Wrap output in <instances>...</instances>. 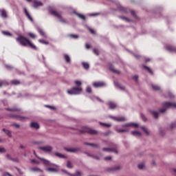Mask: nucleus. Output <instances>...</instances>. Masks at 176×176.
<instances>
[{
    "label": "nucleus",
    "mask_w": 176,
    "mask_h": 176,
    "mask_svg": "<svg viewBox=\"0 0 176 176\" xmlns=\"http://www.w3.org/2000/svg\"><path fill=\"white\" fill-rule=\"evenodd\" d=\"M5 152H6L5 148L0 147V153H5Z\"/></svg>",
    "instance_id": "obj_52"
},
{
    "label": "nucleus",
    "mask_w": 176,
    "mask_h": 176,
    "mask_svg": "<svg viewBox=\"0 0 176 176\" xmlns=\"http://www.w3.org/2000/svg\"><path fill=\"white\" fill-rule=\"evenodd\" d=\"M17 42L20 43L22 46H29L31 47V49H34V50H36V46H35L30 40H28L27 38L23 36H19L18 38H16Z\"/></svg>",
    "instance_id": "obj_1"
},
{
    "label": "nucleus",
    "mask_w": 176,
    "mask_h": 176,
    "mask_svg": "<svg viewBox=\"0 0 176 176\" xmlns=\"http://www.w3.org/2000/svg\"><path fill=\"white\" fill-rule=\"evenodd\" d=\"M93 52H94V54H96V56H98V54H99L98 50L94 49Z\"/></svg>",
    "instance_id": "obj_54"
},
{
    "label": "nucleus",
    "mask_w": 176,
    "mask_h": 176,
    "mask_svg": "<svg viewBox=\"0 0 176 176\" xmlns=\"http://www.w3.org/2000/svg\"><path fill=\"white\" fill-rule=\"evenodd\" d=\"M34 155L36 156V157H37V159H39V160H41V162H43V164H45V166H50V162H49L43 158L39 157L36 155V153L35 152V151H34Z\"/></svg>",
    "instance_id": "obj_7"
},
{
    "label": "nucleus",
    "mask_w": 176,
    "mask_h": 176,
    "mask_svg": "<svg viewBox=\"0 0 176 176\" xmlns=\"http://www.w3.org/2000/svg\"><path fill=\"white\" fill-rule=\"evenodd\" d=\"M107 105L109 108V109H115L116 108L117 105L113 102H109L107 103Z\"/></svg>",
    "instance_id": "obj_14"
},
{
    "label": "nucleus",
    "mask_w": 176,
    "mask_h": 176,
    "mask_svg": "<svg viewBox=\"0 0 176 176\" xmlns=\"http://www.w3.org/2000/svg\"><path fill=\"white\" fill-rule=\"evenodd\" d=\"M76 16H78V17L81 19V20H86V16H85V15L79 14L78 12H76Z\"/></svg>",
    "instance_id": "obj_29"
},
{
    "label": "nucleus",
    "mask_w": 176,
    "mask_h": 176,
    "mask_svg": "<svg viewBox=\"0 0 176 176\" xmlns=\"http://www.w3.org/2000/svg\"><path fill=\"white\" fill-rule=\"evenodd\" d=\"M141 129L143 130V131H144L146 135H149V131H148V129L145 126H142Z\"/></svg>",
    "instance_id": "obj_36"
},
{
    "label": "nucleus",
    "mask_w": 176,
    "mask_h": 176,
    "mask_svg": "<svg viewBox=\"0 0 176 176\" xmlns=\"http://www.w3.org/2000/svg\"><path fill=\"white\" fill-rule=\"evenodd\" d=\"M109 69L112 72H114V74H118V75H119V74H120V72H119V70H116V69H113V67H110Z\"/></svg>",
    "instance_id": "obj_32"
},
{
    "label": "nucleus",
    "mask_w": 176,
    "mask_h": 176,
    "mask_svg": "<svg viewBox=\"0 0 176 176\" xmlns=\"http://www.w3.org/2000/svg\"><path fill=\"white\" fill-rule=\"evenodd\" d=\"M80 134H84V133H87V134H91V135H96L98 134V131L91 129V128L84 126L82 130H80Z\"/></svg>",
    "instance_id": "obj_4"
},
{
    "label": "nucleus",
    "mask_w": 176,
    "mask_h": 176,
    "mask_svg": "<svg viewBox=\"0 0 176 176\" xmlns=\"http://www.w3.org/2000/svg\"><path fill=\"white\" fill-rule=\"evenodd\" d=\"M138 169L139 170H142L144 168V164H140L138 165Z\"/></svg>",
    "instance_id": "obj_47"
},
{
    "label": "nucleus",
    "mask_w": 176,
    "mask_h": 176,
    "mask_svg": "<svg viewBox=\"0 0 176 176\" xmlns=\"http://www.w3.org/2000/svg\"><path fill=\"white\" fill-rule=\"evenodd\" d=\"M81 173L79 171H76L75 175H71V176H80L81 175Z\"/></svg>",
    "instance_id": "obj_50"
},
{
    "label": "nucleus",
    "mask_w": 176,
    "mask_h": 176,
    "mask_svg": "<svg viewBox=\"0 0 176 176\" xmlns=\"http://www.w3.org/2000/svg\"><path fill=\"white\" fill-rule=\"evenodd\" d=\"M122 127H138V124L128 123L122 125Z\"/></svg>",
    "instance_id": "obj_12"
},
{
    "label": "nucleus",
    "mask_w": 176,
    "mask_h": 176,
    "mask_svg": "<svg viewBox=\"0 0 176 176\" xmlns=\"http://www.w3.org/2000/svg\"><path fill=\"white\" fill-rule=\"evenodd\" d=\"M38 149L40 151H42L43 152H45V153H50V152L53 151V147L50 146H45L38 147Z\"/></svg>",
    "instance_id": "obj_6"
},
{
    "label": "nucleus",
    "mask_w": 176,
    "mask_h": 176,
    "mask_svg": "<svg viewBox=\"0 0 176 176\" xmlns=\"http://www.w3.org/2000/svg\"><path fill=\"white\" fill-rule=\"evenodd\" d=\"M111 159H112V157H111L109 156L104 157V160H106V161L111 160Z\"/></svg>",
    "instance_id": "obj_63"
},
{
    "label": "nucleus",
    "mask_w": 176,
    "mask_h": 176,
    "mask_svg": "<svg viewBox=\"0 0 176 176\" xmlns=\"http://www.w3.org/2000/svg\"><path fill=\"white\" fill-rule=\"evenodd\" d=\"M24 12H25V14L26 17H27L30 21H34V20L32 19V17L31 16V15L30 14V13H29L28 11L27 10V8H24Z\"/></svg>",
    "instance_id": "obj_15"
},
{
    "label": "nucleus",
    "mask_w": 176,
    "mask_h": 176,
    "mask_svg": "<svg viewBox=\"0 0 176 176\" xmlns=\"http://www.w3.org/2000/svg\"><path fill=\"white\" fill-rule=\"evenodd\" d=\"M54 155L57 157H59L60 159H65V155L59 153H54Z\"/></svg>",
    "instance_id": "obj_22"
},
{
    "label": "nucleus",
    "mask_w": 176,
    "mask_h": 176,
    "mask_svg": "<svg viewBox=\"0 0 176 176\" xmlns=\"http://www.w3.org/2000/svg\"><path fill=\"white\" fill-rule=\"evenodd\" d=\"M3 85H8L6 81H0V87H2V86H3Z\"/></svg>",
    "instance_id": "obj_51"
},
{
    "label": "nucleus",
    "mask_w": 176,
    "mask_h": 176,
    "mask_svg": "<svg viewBox=\"0 0 176 176\" xmlns=\"http://www.w3.org/2000/svg\"><path fill=\"white\" fill-rule=\"evenodd\" d=\"M47 108H50V109H53L54 111H55L56 107L54 106H49V105H46Z\"/></svg>",
    "instance_id": "obj_56"
},
{
    "label": "nucleus",
    "mask_w": 176,
    "mask_h": 176,
    "mask_svg": "<svg viewBox=\"0 0 176 176\" xmlns=\"http://www.w3.org/2000/svg\"><path fill=\"white\" fill-rule=\"evenodd\" d=\"M82 65L83 68H85V69H89V63H82Z\"/></svg>",
    "instance_id": "obj_34"
},
{
    "label": "nucleus",
    "mask_w": 176,
    "mask_h": 176,
    "mask_svg": "<svg viewBox=\"0 0 176 176\" xmlns=\"http://www.w3.org/2000/svg\"><path fill=\"white\" fill-rule=\"evenodd\" d=\"M82 87H72L70 90H67V94H79L80 91H82Z\"/></svg>",
    "instance_id": "obj_5"
},
{
    "label": "nucleus",
    "mask_w": 176,
    "mask_h": 176,
    "mask_svg": "<svg viewBox=\"0 0 176 176\" xmlns=\"http://www.w3.org/2000/svg\"><path fill=\"white\" fill-rule=\"evenodd\" d=\"M85 145H89V146H94V148H100V144L85 142Z\"/></svg>",
    "instance_id": "obj_19"
},
{
    "label": "nucleus",
    "mask_w": 176,
    "mask_h": 176,
    "mask_svg": "<svg viewBox=\"0 0 176 176\" xmlns=\"http://www.w3.org/2000/svg\"><path fill=\"white\" fill-rule=\"evenodd\" d=\"M87 93H91V87H87L86 89Z\"/></svg>",
    "instance_id": "obj_53"
},
{
    "label": "nucleus",
    "mask_w": 176,
    "mask_h": 176,
    "mask_svg": "<svg viewBox=\"0 0 176 176\" xmlns=\"http://www.w3.org/2000/svg\"><path fill=\"white\" fill-rule=\"evenodd\" d=\"M80 150V149L79 148H65V151H66V152H70L72 153H76V152H79Z\"/></svg>",
    "instance_id": "obj_9"
},
{
    "label": "nucleus",
    "mask_w": 176,
    "mask_h": 176,
    "mask_svg": "<svg viewBox=\"0 0 176 176\" xmlns=\"http://www.w3.org/2000/svg\"><path fill=\"white\" fill-rule=\"evenodd\" d=\"M151 113L153 116V118H155V119H157V118H159V113L157 111H151Z\"/></svg>",
    "instance_id": "obj_31"
},
{
    "label": "nucleus",
    "mask_w": 176,
    "mask_h": 176,
    "mask_svg": "<svg viewBox=\"0 0 176 176\" xmlns=\"http://www.w3.org/2000/svg\"><path fill=\"white\" fill-rule=\"evenodd\" d=\"M32 163H33L34 164H39V162L35 160H32Z\"/></svg>",
    "instance_id": "obj_59"
},
{
    "label": "nucleus",
    "mask_w": 176,
    "mask_h": 176,
    "mask_svg": "<svg viewBox=\"0 0 176 176\" xmlns=\"http://www.w3.org/2000/svg\"><path fill=\"white\" fill-rule=\"evenodd\" d=\"M1 17H3V19H6V17H8V14H6V11L5 10H1Z\"/></svg>",
    "instance_id": "obj_27"
},
{
    "label": "nucleus",
    "mask_w": 176,
    "mask_h": 176,
    "mask_svg": "<svg viewBox=\"0 0 176 176\" xmlns=\"http://www.w3.org/2000/svg\"><path fill=\"white\" fill-rule=\"evenodd\" d=\"M175 126H176V122H172L171 124H170V129H174V127H175Z\"/></svg>",
    "instance_id": "obj_55"
},
{
    "label": "nucleus",
    "mask_w": 176,
    "mask_h": 176,
    "mask_svg": "<svg viewBox=\"0 0 176 176\" xmlns=\"http://www.w3.org/2000/svg\"><path fill=\"white\" fill-rule=\"evenodd\" d=\"M6 111H10V112H20L21 109L16 107H14V108H7Z\"/></svg>",
    "instance_id": "obj_16"
},
{
    "label": "nucleus",
    "mask_w": 176,
    "mask_h": 176,
    "mask_svg": "<svg viewBox=\"0 0 176 176\" xmlns=\"http://www.w3.org/2000/svg\"><path fill=\"white\" fill-rule=\"evenodd\" d=\"M115 85L118 87V89H120L121 90H124V87L122 86L119 82H116Z\"/></svg>",
    "instance_id": "obj_33"
},
{
    "label": "nucleus",
    "mask_w": 176,
    "mask_h": 176,
    "mask_svg": "<svg viewBox=\"0 0 176 176\" xmlns=\"http://www.w3.org/2000/svg\"><path fill=\"white\" fill-rule=\"evenodd\" d=\"M113 119L116 122H126V118L124 117H113Z\"/></svg>",
    "instance_id": "obj_13"
},
{
    "label": "nucleus",
    "mask_w": 176,
    "mask_h": 176,
    "mask_svg": "<svg viewBox=\"0 0 176 176\" xmlns=\"http://www.w3.org/2000/svg\"><path fill=\"white\" fill-rule=\"evenodd\" d=\"M141 118L144 122H146V117L144 114H141Z\"/></svg>",
    "instance_id": "obj_57"
},
{
    "label": "nucleus",
    "mask_w": 176,
    "mask_h": 176,
    "mask_svg": "<svg viewBox=\"0 0 176 176\" xmlns=\"http://www.w3.org/2000/svg\"><path fill=\"white\" fill-rule=\"evenodd\" d=\"M130 12H131V14L132 16H133V17H137V14H135V11H134V10H131Z\"/></svg>",
    "instance_id": "obj_49"
},
{
    "label": "nucleus",
    "mask_w": 176,
    "mask_h": 176,
    "mask_svg": "<svg viewBox=\"0 0 176 176\" xmlns=\"http://www.w3.org/2000/svg\"><path fill=\"white\" fill-rule=\"evenodd\" d=\"M28 36L32 38V39H35V34H34V33H29Z\"/></svg>",
    "instance_id": "obj_48"
},
{
    "label": "nucleus",
    "mask_w": 176,
    "mask_h": 176,
    "mask_svg": "<svg viewBox=\"0 0 176 176\" xmlns=\"http://www.w3.org/2000/svg\"><path fill=\"white\" fill-rule=\"evenodd\" d=\"M109 134H111V131H107V132L104 133L103 135L107 136V135H109Z\"/></svg>",
    "instance_id": "obj_64"
},
{
    "label": "nucleus",
    "mask_w": 176,
    "mask_h": 176,
    "mask_svg": "<svg viewBox=\"0 0 176 176\" xmlns=\"http://www.w3.org/2000/svg\"><path fill=\"white\" fill-rule=\"evenodd\" d=\"M11 83L16 86L17 85H20V81L18 80H13L11 81Z\"/></svg>",
    "instance_id": "obj_35"
},
{
    "label": "nucleus",
    "mask_w": 176,
    "mask_h": 176,
    "mask_svg": "<svg viewBox=\"0 0 176 176\" xmlns=\"http://www.w3.org/2000/svg\"><path fill=\"white\" fill-rule=\"evenodd\" d=\"M2 130H3V131L4 133H6V134L7 135H8L10 138L12 137V133L10 132V131L7 130L6 129H3Z\"/></svg>",
    "instance_id": "obj_24"
},
{
    "label": "nucleus",
    "mask_w": 176,
    "mask_h": 176,
    "mask_svg": "<svg viewBox=\"0 0 176 176\" xmlns=\"http://www.w3.org/2000/svg\"><path fill=\"white\" fill-rule=\"evenodd\" d=\"M164 108L160 109V113H164V111L167 110L166 108H176L175 102H165L162 104Z\"/></svg>",
    "instance_id": "obj_3"
},
{
    "label": "nucleus",
    "mask_w": 176,
    "mask_h": 176,
    "mask_svg": "<svg viewBox=\"0 0 176 176\" xmlns=\"http://www.w3.org/2000/svg\"><path fill=\"white\" fill-rule=\"evenodd\" d=\"M93 86L94 87H104V86H105V83L104 82H101V81H98V82H93Z\"/></svg>",
    "instance_id": "obj_8"
},
{
    "label": "nucleus",
    "mask_w": 176,
    "mask_h": 176,
    "mask_svg": "<svg viewBox=\"0 0 176 176\" xmlns=\"http://www.w3.org/2000/svg\"><path fill=\"white\" fill-rule=\"evenodd\" d=\"M2 130H3V131L4 133H6V134L7 135H8L10 138L12 137V133L10 132V131L7 130L6 129H3Z\"/></svg>",
    "instance_id": "obj_25"
},
{
    "label": "nucleus",
    "mask_w": 176,
    "mask_h": 176,
    "mask_svg": "<svg viewBox=\"0 0 176 176\" xmlns=\"http://www.w3.org/2000/svg\"><path fill=\"white\" fill-rule=\"evenodd\" d=\"M132 135H135L136 137H141V133L138 131H135L131 132Z\"/></svg>",
    "instance_id": "obj_23"
},
{
    "label": "nucleus",
    "mask_w": 176,
    "mask_h": 176,
    "mask_svg": "<svg viewBox=\"0 0 176 176\" xmlns=\"http://www.w3.org/2000/svg\"><path fill=\"white\" fill-rule=\"evenodd\" d=\"M12 176V175H10V173H4L3 175H2V176Z\"/></svg>",
    "instance_id": "obj_61"
},
{
    "label": "nucleus",
    "mask_w": 176,
    "mask_h": 176,
    "mask_svg": "<svg viewBox=\"0 0 176 176\" xmlns=\"http://www.w3.org/2000/svg\"><path fill=\"white\" fill-rule=\"evenodd\" d=\"M119 10L121 12H123V13H127V8H125L124 7L120 6L118 7Z\"/></svg>",
    "instance_id": "obj_26"
},
{
    "label": "nucleus",
    "mask_w": 176,
    "mask_h": 176,
    "mask_svg": "<svg viewBox=\"0 0 176 176\" xmlns=\"http://www.w3.org/2000/svg\"><path fill=\"white\" fill-rule=\"evenodd\" d=\"M143 68H144V69H146V71H147V72L151 74V75H153V72L148 66L143 65Z\"/></svg>",
    "instance_id": "obj_20"
},
{
    "label": "nucleus",
    "mask_w": 176,
    "mask_h": 176,
    "mask_svg": "<svg viewBox=\"0 0 176 176\" xmlns=\"http://www.w3.org/2000/svg\"><path fill=\"white\" fill-rule=\"evenodd\" d=\"M38 32L41 35V36H45V32L42 29H38Z\"/></svg>",
    "instance_id": "obj_40"
},
{
    "label": "nucleus",
    "mask_w": 176,
    "mask_h": 176,
    "mask_svg": "<svg viewBox=\"0 0 176 176\" xmlns=\"http://www.w3.org/2000/svg\"><path fill=\"white\" fill-rule=\"evenodd\" d=\"M64 59L66 63H71V58H69V56L68 54L64 55Z\"/></svg>",
    "instance_id": "obj_21"
},
{
    "label": "nucleus",
    "mask_w": 176,
    "mask_h": 176,
    "mask_svg": "<svg viewBox=\"0 0 176 176\" xmlns=\"http://www.w3.org/2000/svg\"><path fill=\"white\" fill-rule=\"evenodd\" d=\"M102 151L104 152H113V153H118V150L116 148H103Z\"/></svg>",
    "instance_id": "obj_10"
},
{
    "label": "nucleus",
    "mask_w": 176,
    "mask_h": 176,
    "mask_svg": "<svg viewBox=\"0 0 176 176\" xmlns=\"http://www.w3.org/2000/svg\"><path fill=\"white\" fill-rule=\"evenodd\" d=\"M6 157H7V159H8V160H12V162H16V160L10 157V155H9V154L6 155Z\"/></svg>",
    "instance_id": "obj_44"
},
{
    "label": "nucleus",
    "mask_w": 176,
    "mask_h": 176,
    "mask_svg": "<svg viewBox=\"0 0 176 176\" xmlns=\"http://www.w3.org/2000/svg\"><path fill=\"white\" fill-rule=\"evenodd\" d=\"M42 2L38 1V0H34L33 1V6L34 8H39V6H43Z\"/></svg>",
    "instance_id": "obj_11"
},
{
    "label": "nucleus",
    "mask_w": 176,
    "mask_h": 176,
    "mask_svg": "<svg viewBox=\"0 0 176 176\" xmlns=\"http://www.w3.org/2000/svg\"><path fill=\"white\" fill-rule=\"evenodd\" d=\"M151 87H152L153 90H155V91H157L160 90V87H159L157 85H152Z\"/></svg>",
    "instance_id": "obj_28"
},
{
    "label": "nucleus",
    "mask_w": 176,
    "mask_h": 176,
    "mask_svg": "<svg viewBox=\"0 0 176 176\" xmlns=\"http://www.w3.org/2000/svg\"><path fill=\"white\" fill-rule=\"evenodd\" d=\"M120 19H122V20H126L127 21H129V19H127L126 16H120Z\"/></svg>",
    "instance_id": "obj_60"
},
{
    "label": "nucleus",
    "mask_w": 176,
    "mask_h": 176,
    "mask_svg": "<svg viewBox=\"0 0 176 176\" xmlns=\"http://www.w3.org/2000/svg\"><path fill=\"white\" fill-rule=\"evenodd\" d=\"M89 32H90L91 34H92L93 35L96 34V32H95L94 30H93V29H89Z\"/></svg>",
    "instance_id": "obj_62"
},
{
    "label": "nucleus",
    "mask_w": 176,
    "mask_h": 176,
    "mask_svg": "<svg viewBox=\"0 0 176 176\" xmlns=\"http://www.w3.org/2000/svg\"><path fill=\"white\" fill-rule=\"evenodd\" d=\"M69 36L70 38H73L74 39H78V38H79V36L76 34H69Z\"/></svg>",
    "instance_id": "obj_42"
},
{
    "label": "nucleus",
    "mask_w": 176,
    "mask_h": 176,
    "mask_svg": "<svg viewBox=\"0 0 176 176\" xmlns=\"http://www.w3.org/2000/svg\"><path fill=\"white\" fill-rule=\"evenodd\" d=\"M67 168H72V164L69 161H67Z\"/></svg>",
    "instance_id": "obj_46"
},
{
    "label": "nucleus",
    "mask_w": 176,
    "mask_h": 176,
    "mask_svg": "<svg viewBox=\"0 0 176 176\" xmlns=\"http://www.w3.org/2000/svg\"><path fill=\"white\" fill-rule=\"evenodd\" d=\"M47 171H51V172H53V173H57V169L55 168H48L47 169Z\"/></svg>",
    "instance_id": "obj_38"
},
{
    "label": "nucleus",
    "mask_w": 176,
    "mask_h": 176,
    "mask_svg": "<svg viewBox=\"0 0 176 176\" xmlns=\"http://www.w3.org/2000/svg\"><path fill=\"white\" fill-rule=\"evenodd\" d=\"M100 126H104V127H111V124H106L104 122H100Z\"/></svg>",
    "instance_id": "obj_41"
},
{
    "label": "nucleus",
    "mask_w": 176,
    "mask_h": 176,
    "mask_svg": "<svg viewBox=\"0 0 176 176\" xmlns=\"http://www.w3.org/2000/svg\"><path fill=\"white\" fill-rule=\"evenodd\" d=\"M49 12L52 16L57 17V19H58V21H60V23H63V24H68V21H67V19H64V17H63V12L61 11L58 12V11L56 10L55 9L51 8L49 10Z\"/></svg>",
    "instance_id": "obj_2"
},
{
    "label": "nucleus",
    "mask_w": 176,
    "mask_h": 176,
    "mask_svg": "<svg viewBox=\"0 0 176 176\" xmlns=\"http://www.w3.org/2000/svg\"><path fill=\"white\" fill-rule=\"evenodd\" d=\"M74 83H75V85H76L78 87H79V86H80V85H82V82H80V81H79V80H76V81H74Z\"/></svg>",
    "instance_id": "obj_43"
},
{
    "label": "nucleus",
    "mask_w": 176,
    "mask_h": 176,
    "mask_svg": "<svg viewBox=\"0 0 176 176\" xmlns=\"http://www.w3.org/2000/svg\"><path fill=\"white\" fill-rule=\"evenodd\" d=\"M132 79H133L134 80H135V82H137L138 80V76L135 75L133 77H132Z\"/></svg>",
    "instance_id": "obj_58"
},
{
    "label": "nucleus",
    "mask_w": 176,
    "mask_h": 176,
    "mask_svg": "<svg viewBox=\"0 0 176 176\" xmlns=\"http://www.w3.org/2000/svg\"><path fill=\"white\" fill-rule=\"evenodd\" d=\"M12 118H15L16 119H19V120H27V119H28L26 117H23L20 116H12Z\"/></svg>",
    "instance_id": "obj_18"
},
{
    "label": "nucleus",
    "mask_w": 176,
    "mask_h": 176,
    "mask_svg": "<svg viewBox=\"0 0 176 176\" xmlns=\"http://www.w3.org/2000/svg\"><path fill=\"white\" fill-rule=\"evenodd\" d=\"M31 170L32 171H34V172L43 173V170H42L39 168H32Z\"/></svg>",
    "instance_id": "obj_30"
},
{
    "label": "nucleus",
    "mask_w": 176,
    "mask_h": 176,
    "mask_svg": "<svg viewBox=\"0 0 176 176\" xmlns=\"http://www.w3.org/2000/svg\"><path fill=\"white\" fill-rule=\"evenodd\" d=\"M30 127L32 129H36V130H38V129H39V124L37 122H31Z\"/></svg>",
    "instance_id": "obj_17"
},
{
    "label": "nucleus",
    "mask_w": 176,
    "mask_h": 176,
    "mask_svg": "<svg viewBox=\"0 0 176 176\" xmlns=\"http://www.w3.org/2000/svg\"><path fill=\"white\" fill-rule=\"evenodd\" d=\"M2 34H3V35H6V36H12L11 33L9 32L3 31V32H2Z\"/></svg>",
    "instance_id": "obj_39"
},
{
    "label": "nucleus",
    "mask_w": 176,
    "mask_h": 176,
    "mask_svg": "<svg viewBox=\"0 0 176 176\" xmlns=\"http://www.w3.org/2000/svg\"><path fill=\"white\" fill-rule=\"evenodd\" d=\"M117 133H127L128 129H116Z\"/></svg>",
    "instance_id": "obj_37"
},
{
    "label": "nucleus",
    "mask_w": 176,
    "mask_h": 176,
    "mask_svg": "<svg viewBox=\"0 0 176 176\" xmlns=\"http://www.w3.org/2000/svg\"><path fill=\"white\" fill-rule=\"evenodd\" d=\"M38 42L40 43H43L44 45H49V42H47V41H45V40H38Z\"/></svg>",
    "instance_id": "obj_45"
}]
</instances>
